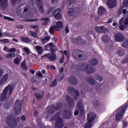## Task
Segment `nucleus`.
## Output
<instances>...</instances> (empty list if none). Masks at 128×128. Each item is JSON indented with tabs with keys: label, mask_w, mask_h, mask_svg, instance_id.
Segmentation results:
<instances>
[{
	"label": "nucleus",
	"mask_w": 128,
	"mask_h": 128,
	"mask_svg": "<svg viewBox=\"0 0 128 128\" xmlns=\"http://www.w3.org/2000/svg\"><path fill=\"white\" fill-rule=\"evenodd\" d=\"M62 108V104L60 102H58L56 105L52 104L50 106H48L46 108V114H52L56 112H58Z\"/></svg>",
	"instance_id": "obj_1"
},
{
	"label": "nucleus",
	"mask_w": 128,
	"mask_h": 128,
	"mask_svg": "<svg viewBox=\"0 0 128 128\" xmlns=\"http://www.w3.org/2000/svg\"><path fill=\"white\" fill-rule=\"evenodd\" d=\"M80 70L86 72V74H90L96 72V69L88 64L83 63L80 66Z\"/></svg>",
	"instance_id": "obj_2"
},
{
	"label": "nucleus",
	"mask_w": 128,
	"mask_h": 128,
	"mask_svg": "<svg viewBox=\"0 0 128 128\" xmlns=\"http://www.w3.org/2000/svg\"><path fill=\"white\" fill-rule=\"evenodd\" d=\"M6 122L8 126L10 128L16 127L18 122H20L19 117H10L6 120Z\"/></svg>",
	"instance_id": "obj_3"
},
{
	"label": "nucleus",
	"mask_w": 128,
	"mask_h": 128,
	"mask_svg": "<svg viewBox=\"0 0 128 128\" xmlns=\"http://www.w3.org/2000/svg\"><path fill=\"white\" fill-rule=\"evenodd\" d=\"M72 56L76 60H86V54L82 52V51L80 50H74L72 52Z\"/></svg>",
	"instance_id": "obj_4"
},
{
	"label": "nucleus",
	"mask_w": 128,
	"mask_h": 128,
	"mask_svg": "<svg viewBox=\"0 0 128 128\" xmlns=\"http://www.w3.org/2000/svg\"><path fill=\"white\" fill-rule=\"evenodd\" d=\"M127 106H128L124 104L121 106L118 109L116 110V122H119V120H122V114H124Z\"/></svg>",
	"instance_id": "obj_5"
},
{
	"label": "nucleus",
	"mask_w": 128,
	"mask_h": 128,
	"mask_svg": "<svg viewBox=\"0 0 128 128\" xmlns=\"http://www.w3.org/2000/svg\"><path fill=\"white\" fill-rule=\"evenodd\" d=\"M22 103L20 99H18L16 100L14 108V112L16 116H18L22 112Z\"/></svg>",
	"instance_id": "obj_6"
},
{
	"label": "nucleus",
	"mask_w": 128,
	"mask_h": 128,
	"mask_svg": "<svg viewBox=\"0 0 128 128\" xmlns=\"http://www.w3.org/2000/svg\"><path fill=\"white\" fill-rule=\"evenodd\" d=\"M56 20H62V10L60 8L56 9L52 13Z\"/></svg>",
	"instance_id": "obj_7"
},
{
	"label": "nucleus",
	"mask_w": 128,
	"mask_h": 128,
	"mask_svg": "<svg viewBox=\"0 0 128 128\" xmlns=\"http://www.w3.org/2000/svg\"><path fill=\"white\" fill-rule=\"evenodd\" d=\"M76 108L80 110V116H82L84 112V108L82 106V100L78 102Z\"/></svg>",
	"instance_id": "obj_8"
},
{
	"label": "nucleus",
	"mask_w": 128,
	"mask_h": 128,
	"mask_svg": "<svg viewBox=\"0 0 128 128\" xmlns=\"http://www.w3.org/2000/svg\"><path fill=\"white\" fill-rule=\"evenodd\" d=\"M72 42L74 44H86V42L82 40V36H78L77 38H74Z\"/></svg>",
	"instance_id": "obj_9"
},
{
	"label": "nucleus",
	"mask_w": 128,
	"mask_h": 128,
	"mask_svg": "<svg viewBox=\"0 0 128 128\" xmlns=\"http://www.w3.org/2000/svg\"><path fill=\"white\" fill-rule=\"evenodd\" d=\"M8 0H0V8L4 10L8 8Z\"/></svg>",
	"instance_id": "obj_10"
},
{
	"label": "nucleus",
	"mask_w": 128,
	"mask_h": 128,
	"mask_svg": "<svg viewBox=\"0 0 128 128\" xmlns=\"http://www.w3.org/2000/svg\"><path fill=\"white\" fill-rule=\"evenodd\" d=\"M52 54V56H51ZM42 58H48V60L50 62H54L56 60V54H50V53L44 54Z\"/></svg>",
	"instance_id": "obj_11"
},
{
	"label": "nucleus",
	"mask_w": 128,
	"mask_h": 128,
	"mask_svg": "<svg viewBox=\"0 0 128 128\" xmlns=\"http://www.w3.org/2000/svg\"><path fill=\"white\" fill-rule=\"evenodd\" d=\"M66 100L68 102V104L70 108H72L74 106V100L72 99L68 95L66 96Z\"/></svg>",
	"instance_id": "obj_12"
},
{
	"label": "nucleus",
	"mask_w": 128,
	"mask_h": 128,
	"mask_svg": "<svg viewBox=\"0 0 128 128\" xmlns=\"http://www.w3.org/2000/svg\"><path fill=\"white\" fill-rule=\"evenodd\" d=\"M36 6L37 8H39V10L42 14H44V3L42 2V0H36Z\"/></svg>",
	"instance_id": "obj_13"
},
{
	"label": "nucleus",
	"mask_w": 128,
	"mask_h": 128,
	"mask_svg": "<svg viewBox=\"0 0 128 128\" xmlns=\"http://www.w3.org/2000/svg\"><path fill=\"white\" fill-rule=\"evenodd\" d=\"M115 40L116 42H122L124 40V36L120 33H117L115 35Z\"/></svg>",
	"instance_id": "obj_14"
},
{
	"label": "nucleus",
	"mask_w": 128,
	"mask_h": 128,
	"mask_svg": "<svg viewBox=\"0 0 128 128\" xmlns=\"http://www.w3.org/2000/svg\"><path fill=\"white\" fill-rule=\"evenodd\" d=\"M96 114L94 112H90L87 115V120H90L92 122H94V120H96Z\"/></svg>",
	"instance_id": "obj_15"
},
{
	"label": "nucleus",
	"mask_w": 128,
	"mask_h": 128,
	"mask_svg": "<svg viewBox=\"0 0 128 128\" xmlns=\"http://www.w3.org/2000/svg\"><path fill=\"white\" fill-rule=\"evenodd\" d=\"M95 30L100 34H106L108 32V29L104 26H100L95 28Z\"/></svg>",
	"instance_id": "obj_16"
},
{
	"label": "nucleus",
	"mask_w": 128,
	"mask_h": 128,
	"mask_svg": "<svg viewBox=\"0 0 128 128\" xmlns=\"http://www.w3.org/2000/svg\"><path fill=\"white\" fill-rule=\"evenodd\" d=\"M8 74H4L0 80V86H2L6 84V82H8Z\"/></svg>",
	"instance_id": "obj_17"
},
{
	"label": "nucleus",
	"mask_w": 128,
	"mask_h": 128,
	"mask_svg": "<svg viewBox=\"0 0 128 128\" xmlns=\"http://www.w3.org/2000/svg\"><path fill=\"white\" fill-rule=\"evenodd\" d=\"M62 126H64V120L62 118H58L55 128H62Z\"/></svg>",
	"instance_id": "obj_18"
},
{
	"label": "nucleus",
	"mask_w": 128,
	"mask_h": 128,
	"mask_svg": "<svg viewBox=\"0 0 128 128\" xmlns=\"http://www.w3.org/2000/svg\"><path fill=\"white\" fill-rule=\"evenodd\" d=\"M107 4L108 8H112L116 6V0H107Z\"/></svg>",
	"instance_id": "obj_19"
},
{
	"label": "nucleus",
	"mask_w": 128,
	"mask_h": 128,
	"mask_svg": "<svg viewBox=\"0 0 128 128\" xmlns=\"http://www.w3.org/2000/svg\"><path fill=\"white\" fill-rule=\"evenodd\" d=\"M68 82L72 84L73 86H76V84H78V80L74 76H71L69 78H68Z\"/></svg>",
	"instance_id": "obj_20"
},
{
	"label": "nucleus",
	"mask_w": 128,
	"mask_h": 128,
	"mask_svg": "<svg viewBox=\"0 0 128 128\" xmlns=\"http://www.w3.org/2000/svg\"><path fill=\"white\" fill-rule=\"evenodd\" d=\"M106 10L104 6H100L98 8V15L99 16H102V14H106Z\"/></svg>",
	"instance_id": "obj_21"
},
{
	"label": "nucleus",
	"mask_w": 128,
	"mask_h": 128,
	"mask_svg": "<svg viewBox=\"0 0 128 128\" xmlns=\"http://www.w3.org/2000/svg\"><path fill=\"white\" fill-rule=\"evenodd\" d=\"M88 82L91 84V86H94L96 84V80L92 76H88L86 78Z\"/></svg>",
	"instance_id": "obj_22"
},
{
	"label": "nucleus",
	"mask_w": 128,
	"mask_h": 128,
	"mask_svg": "<svg viewBox=\"0 0 128 128\" xmlns=\"http://www.w3.org/2000/svg\"><path fill=\"white\" fill-rule=\"evenodd\" d=\"M44 96V92H40L38 93H36L34 94L35 98H36V100H42L43 96Z\"/></svg>",
	"instance_id": "obj_23"
},
{
	"label": "nucleus",
	"mask_w": 128,
	"mask_h": 128,
	"mask_svg": "<svg viewBox=\"0 0 128 128\" xmlns=\"http://www.w3.org/2000/svg\"><path fill=\"white\" fill-rule=\"evenodd\" d=\"M63 24H64L62 21H58L56 22V25L55 26V28L58 32L60 28H62Z\"/></svg>",
	"instance_id": "obj_24"
},
{
	"label": "nucleus",
	"mask_w": 128,
	"mask_h": 128,
	"mask_svg": "<svg viewBox=\"0 0 128 128\" xmlns=\"http://www.w3.org/2000/svg\"><path fill=\"white\" fill-rule=\"evenodd\" d=\"M66 114H64V118H66V120H70L72 118V112L70 111H64Z\"/></svg>",
	"instance_id": "obj_25"
},
{
	"label": "nucleus",
	"mask_w": 128,
	"mask_h": 128,
	"mask_svg": "<svg viewBox=\"0 0 128 128\" xmlns=\"http://www.w3.org/2000/svg\"><path fill=\"white\" fill-rule=\"evenodd\" d=\"M74 12L75 10L74 9V8H69L68 10V14L69 16H74Z\"/></svg>",
	"instance_id": "obj_26"
},
{
	"label": "nucleus",
	"mask_w": 128,
	"mask_h": 128,
	"mask_svg": "<svg viewBox=\"0 0 128 128\" xmlns=\"http://www.w3.org/2000/svg\"><path fill=\"white\" fill-rule=\"evenodd\" d=\"M36 50H37L38 54H42L44 52V50H42V47L40 46H35Z\"/></svg>",
	"instance_id": "obj_27"
},
{
	"label": "nucleus",
	"mask_w": 128,
	"mask_h": 128,
	"mask_svg": "<svg viewBox=\"0 0 128 128\" xmlns=\"http://www.w3.org/2000/svg\"><path fill=\"white\" fill-rule=\"evenodd\" d=\"M117 54L119 56H124L126 51H124V50H122V48H120L118 50Z\"/></svg>",
	"instance_id": "obj_28"
},
{
	"label": "nucleus",
	"mask_w": 128,
	"mask_h": 128,
	"mask_svg": "<svg viewBox=\"0 0 128 128\" xmlns=\"http://www.w3.org/2000/svg\"><path fill=\"white\" fill-rule=\"evenodd\" d=\"M87 122L84 124V128H92V122L90 120H87Z\"/></svg>",
	"instance_id": "obj_29"
},
{
	"label": "nucleus",
	"mask_w": 128,
	"mask_h": 128,
	"mask_svg": "<svg viewBox=\"0 0 128 128\" xmlns=\"http://www.w3.org/2000/svg\"><path fill=\"white\" fill-rule=\"evenodd\" d=\"M20 68L24 70H28V66H26V60H24L20 64Z\"/></svg>",
	"instance_id": "obj_30"
},
{
	"label": "nucleus",
	"mask_w": 128,
	"mask_h": 128,
	"mask_svg": "<svg viewBox=\"0 0 128 128\" xmlns=\"http://www.w3.org/2000/svg\"><path fill=\"white\" fill-rule=\"evenodd\" d=\"M68 92L70 94H72V96H74V92L76 90L74 89V88L72 87H69L68 88Z\"/></svg>",
	"instance_id": "obj_31"
},
{
	"label": "nucleus",
	"mask_w": 128,
	"mask_h": 128,
	"mask_svg": "<svg viewBox=\"0 0 128 128\" xmlns=\"http://www.w3.org/2000/svg\"><path fill=\"white\" fill-rule=\"evenodd\" d=\"M102 40L104 42L108 43L110 40V37L108 35L105 34L102 37Z\"/></svg>",
	"instance_id": "obj_32"
},
{
	"label": "nucleus",
	"mask_w": 128,
	"mask_h": 128,
	"mask_svg": "<svg viewBox=\"0 0 128 128\" xmlns=\"http://www.w3.org/2000/svg\"><path fill=\"white\" fill-rule=\"evenodd\" d=\"M90 64H92V66H96L98 64V60L96 58L92 59L90 61Z\"/></svg>",
	"instance_id": "obj_33"
},
{
	"label": "nucleus",
	"mask_w": 128,
	"mask_h": 128,
	"mask_svg": "<svg viewBox=\"0 0 128 128\" xmlns=\"http://www.w3.org/2000/svg\"><path fill=\"white\" fill-rule=\"evenodd\" d=\"M41 20H44V22H42V26H48V18H43L41 19Z\"/></svg>",
	"instance_id": "obj_34"
},
{
	"label": "nucleus",
	"mask_w": 128,
	"mask_h": 128,
	"mask_svg": "<svg viewBox=\"0 0 128 128\" xmlns=\"http://www.w3.org/2000/svg\"><path fill=\"white\" fill-rule=\"evenodd\" d=\"M54 28H56V26H51L49 29V32L50 34H54Z\"/></svg>",
	"instance_id": "obj_35"
},
{
	"label": "nucleus",
	"mask_w": 128,
	"mask_h": 128,
	"mask_svg": "<svg viewBox=\"0 0 128 128\" xmlns=\"http://www.w3.org/2000/svg\"><path fill=\"white\" fill-rule=\"evenodd\" d=\"M92 104L95 108H98L100 106V102L98 100H94Z\"/></svg>",
	"instance_id": "obj_36"
},
{
	"label": "nucleus",
	"mask_w": 128,
	"mask_h": 128,
	"mask_svg": "<svg viewBox=\"0 0 128 128\" xmlns=\"http://www.w3.org/2000/svg\"><path fill=\"white\" fill-rule=\"evenodd\" d=\"M6 57L7 58H16V54L14 53H8L6 55Z\"/></svg>",
	"instance_id": "obj_37"
},
{
	"label": "nucleus",
	"mask_w": 128,
	"mask_h": 128,
	"mask_svg": "<svg viewBox=\"0 0 128 128\" xmlns=\"http://www.w3.org/2000/svg\"><path fill=\"white\" fill-rule=\"evenodd\" d=\"M64 53V56H66L68 60H70V52L68 51H66V50H64L63 54Z\"/></svg>",
	"instance_id": "obj_38"
},
{
	"label": "nucleus",
	"mask_w": 128,
	"mask_h": 128,
	"mask_svg": "<svg viewBox=\"0 0 128 128\" xmlns=\"http://www.w3.org/2000/svg\"><path fill=\"white\" fill-rule=\"evenodd\" d=\"M58 84V82H56V80H54L50 84V86L52 88V86H56Z\"/></svg>",
	"instance_id": "obj_39"
},
{
	"label": "nucleus",
	"mask_w": 128,
	"mask_h": 128,
	"mask_svg": "<svg viewBox=\"0 0 128 128\" xmlns=\"http://www.w3.org/2000/svg\"><path fill=\"white\" fill-rule=\"evenodd\" d=\"M4 20H9V22H14V20L12 18L8 17L6 16H4Z\"/></svg>",
	"instance_id": "obj_40"
},
{
	"label": "nucleus",
	"mask_w": 128,
	"mask_h": 128,
	"mask_svg": "<svg viewBox=\"0 0 128 128\" xmlns=\"http://www.w3.org/2000/svg\"><path fill=\"white\" fill-rule=\"evenodd\" d=\"M22 40L24 42H26L27 44L30 42V40L28 38H22Z\"/></svg>",
	"instance_id": "obj_41"
},
{
	"label": "nucleus",
	"mask_w": 128,
	"mask_h": 128,
	"mask_svg": "<svg viewBox=\"0 0 128 128\" xmlns=\"http://www.w3.org/2000/svg\"><path fill=\"white\" fill-rule=\"evenodd\" d=\"M30 34L31 36H33V38H36L38 36V34L32 31L30 32Z\"/></svg>",
	"instance_id": "obj_42"
},
{
	"label": "nucleus",
	"mask_w": 128,
	"mask_h": 128,
	"mask_svg": "<svg viewBox=\"0 0 128 128\" xmlns=\"http://www.w3.org/2000/svg\"><path fill=\"white\" fill-rule=\"evenodd\" d=\"M122 46L128 48V40H126L122 45Z\"/></svg>",
	"instance_id": "obj_43"
},
{
	"label": "nucleus",
	"mask_w": 128,
	"mask_h": 128,
	"mask_svg": "<svg viewBox=\"0 0 128 128\" xmlns=\"http://www.w3.org/2000/svg\"><path fill=\"white\" fill-rule=\"evenodd\" d=\"M74 2H76V0H68L66 2L67 4H68V6H71L72 4H74Z\"/></svg>",
	"instance_id": "obj_44"
},
{
	"label": "nucleus",
	"mask_w": 128,
	"mask_h": 128,
	"mask_svg": "<svg viewBox=\"0 0 128 128\" xmlns=\"http://www.w3.org/2000/svg\"><path fill=\"white\" fill-rule=\"evenodd\" d=\"M0 42H4L5 44H8V42H10V40L8 39L0 40Z\"/></svg>",
	"instance_id": "obj_45"
},
{
	"label": "nucleus",
	"mask_w": 128,
	"mask_h": 128,
	"mask_svg": "<svg viewBox=\"0 0 128 128\" xmlns=\"http://www.w3.org/2000/svg\"><path fill=\"white\" fill-rule=\"evenodd\" d=\"M96 78V80H99V82H102V80H104L102 78V76L100 75L97 76Z\"/></svg>",
	"instance_id": "obj_46"
},
{
	"label": "nucleus",
	"mask_w": 128,
	"mask_h": 128,
	"mask_svg": "<svg viewBox=\"0 0 128 128\" xmlns=\"http://www.w3.org/2000/svg\"><path fill=\"white\" fill-rule=\"evenodd\" d=\"M64 78V74H62L61 76H60L58 78V80L60 82H61V80H62Z\"/></svg>",
	"instance_id": "obj_47"
},
{
	"label": "nucleus",
	"mask_w": 128,
	"mask_h": 128,
	"mask_svg": "<svg viewBox=\"0 0 128 128\" xmlns=\"http://www.w3.org/2000/svg\"><path fill=\"white\" fill-rule=\"evenodd\" d=\"M128 6V0H123V6Z\"/></svg>",
	"instance_id": "obj_48"
},
{
	"label": "nucleus",
	"mask_w": 128,
	"mask_h": 128,
	"mask_svg": "<svg viewBox=\"0 0 128 128\" xmlns=\"http://www.w3.org/2000/svg\"><path fill=\"white\" fill-rule=\"evenodd\" d=\"M8 52H16V48H10L8 50Z\"/></svg>",
	"instance_id": "obj_49"
},
{
	"label": "nucleus",
	"mask_w": 128,
	"mask_h": 128,
	"mask_svg": "<svg viewBox=\"0 0 128 128\" xmlns=\"http://www.w3.org/2000/svg\"><path fill=\"white\" fill-rule=\"evenodd\" d=\"M57 119L58 116H56V115H54L51 118V120L52 122H54V120H56Z\"/></svg>",
	"instance_id": "obj_50"
},
{
	"label": "nucleus",
	"mask_w": 128,
	"mask_h": 128,
	"mask_svg": "<svg viewBox=\"0 0 128 128\" xmlns=\"http://www.w3.org/2000/svg\"><path fill=\"white\" fill-rule=\"evenodd\" d=\"M24 52H26L27 54H30V50L28 48H24Z\"/></svg>",
	"instance_id": "obj_51"
},
{
	"label": "nucleus",
	"mask_w": 128,
	"mask_h": 128,
	"mask_svg": "<svg viewBox=\"0 0 128 128\" xmlns=\"http://www.w3.org/2000/svg\"><path fill=\"white\" fill-rule=\"evenodd\" d=\"M50 38H51L50 36H47L46 37H44L43 40L46 42H48V40H50Z\"/></svg>",
	"instance_id": "obj_52"
},
{
	"label": "nucleus",
	"mask_w": 128,
	"mask_h": 128,
	"mask_svg": "<svg viewBox=\"0 0 128 128\" xmlns=\"http://www.w3.org/2000/svg\"><path fill=\"white\" fill-rule=\"evenodd\" d=\"M50 50L52 54H54V52H56V50H54V48L50 47Z\"/></svg>",
	"instance_id": "obj_53"
},
{
	"label": "nucleus",
	"mask_w": 128,
	"mask_h": 128,
	"mask_svg": "<svg viewBox=\"0 0 128 128\" xmlns=\"http://www.w3.org/2000/svg\"><path fill=\"white\" fill-rule=\"evenodd\" d=\"M120 30H126V26H124V25H120L119 26Z\"/></svg>",
	"instance_id": "obj_54"
},
{
	"label": "nucleus",
	"mask_w": 128,
	"mask_h": 128,
	"mask_svg": "<svg viewBox=\"0 0 128 128\" xmlns=\"http://www.w3.org/2000/svg\"><path fill=\"white\" fill-rule=\"evenodd\" d=\"M54 12V8L52 7H51L49 8V10L48 12V14H52Z\"/></svg>",
	"instance_id": "obj_55"
},
{
	"label": "nucleus",
	"mask_w": 128,
	"mask_h": 128,
	"mask_svg": "<svg viewBox=\"0 0 128 128\" xmlns=\"http://www.w3.org/2000/svg\"><path fill=\"white\" fill-rule=\"evenodd\" d=\"M128 62V58H124V60L122 61V64H126Z\"/></svg>",
	"instance_id": "obj_56"
},
{
	"label": "nucleus",
	"mask_w": 128,
	"mask_h": 128,
	"mask_svg": "<svg viewBox=\"0 0 128 128\" xmlns=\"http://www.w3.org/2000/svg\"><path fill=\"white\" fill-rule=\"evenodd\" d=\"M20 0H11V4L12 6H16V2H18Z\"/></svg>",
	"instance_id": "obj_57"
},
{
	"label": "nucleus",
	"mask_w": 128,
	"mask_h": 128,
	"mask_svg": "<svg viewBox=\"0 0 128 128\" xmlns=\"http://www.w3.org/2000/svg\"><path fill=\"white\" fill-rule=\"evenodd\" d=\"M14 64H18V62H20V58H16L14 60Z\"/></svg>",
	"instance_id": "obj_58"
},
{
	"label": "nucleus",
	"mask_w": 128,
	"mask_h": 128,
	"mask_svg": "<svg viewBox=\"0 0 128 128\" xmlns=\"http://www.w3.org/2000/svg\"><path fill=\"white\" fill-rule=\"evenodd\" d=\"M78 114H80V110H78L76 109L75 110L74 112V116H76Z\"/></svg>",
	"instance_id": "obj_59"
},
{
	"label": "nucleus",
	"mask_w": 128,
	"mask_h": 128,
	"mask_svg": "<svg viewBox=\"0 0 128 128\" xmlns=\"http://www.w3.org/2000/svg\"><path fill=\"white\" fill-rule=\"evenodd\" d=\"M62 56H63V58H60V64H62L64 62V52H62Z\"/></svg>",
	"instance_id": "obj_60"
},
{
	"label": "nucleus",
	"mask_w": 128,
	"mask_h": 128,
	"mask_svg": "<svg viewBox=\"0 0 128 128\" xmlns=\"http://www.w3.org/2000/svg\"><path fill=\"white\" fill-rule=\"evenodd\" d=\"M38 19H32V20H26V22H36L38 21Z\"/></svg>",
	"instance_id": "obj_61"
},
{
	"label": "nucleus",
	"mask_w": 128,
	"mask_h": 128,
	"mask_svg": "<svg viewBox=\"0 0 128 128\" xmlns=\"http://www.w3.org/2000/svg\"><path fill=\"white\" fill-rule=\"evenodd\" d=\"M26 120V117L24 116V115L22 116L21 117V120H22V122H24Z\"/></svg>",
	"instance_id": "obj_62"
},
{
	"label": "nucleus",
	"mask_w": 128,
	"mask_h": 128,
	"mask_svg": "<svg viewBox=\"0 0 128 128\" xmlns=\"http://www.w3.org/2000/svg\"><path fill=\"white\" fill-rule=\"evenodd\" d=\"M74 94L76 96H80V92L77 90H75L74 92Z\"/></svg>",
	"instance_id": "obj_63"
},
{
	"label": "nucleus",
	"mask_w": 128,
	"mask_h": 128,
	"mask_svg": "<svg viewBox=\"0 0 128 128\" xmlns=\"http://www.w3.org/2000/svg\"><path fill=\"white\" fill-rule=\"evenodd\" d=\"M124 24L125 26H128V17L126 18V20L124 21Z\"/></svg>",
	"instance_id": "obj_64"
}]
</instances>
